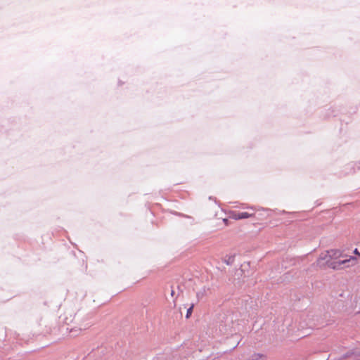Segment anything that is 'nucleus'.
Instances as JSON below:
<instances>
[{
	"mask_svg": "<svg viewBox=\"0 0 360 360\" xmlns=\"http://www.w3.org/2000/svg\"><path fill=\"white\" fill-rule=\"evenodd\" d=\"M229 218L234 220H240L243 219H248L255 216L254 213H249L248 212H237L231 211L229 213Z\"/></svg>",
	"mask_w": 360,
	"mask_h": 360,
	"instance_id": "nucleus-2",
	"label": "nucleus"
},
{
	"mask_svg": "<svg viewBox=\"0 0 360 360\" xmlns=\"http://www.w3.org/2000/svg\"><path fill=\"white\" fill-rule=\"evenodd\" d=\"M193 307H194V305L192 304L188 309H187V312H186V318H189L191 316V314L193 312Z\"/></svg>",
	"mask_w": 360,
	"mask_h": 360,
	"instance_id": "nucleus-3",
	"label": "nucleus"
},
{
	"mask_svg": "<svg viewBox=\"0 0 360 360\" xmlns=\"http://www.w3.org/2000/svg\"><path fill=\"white\" fill-rule=\"evenodd\" d=\"M344 258L342 252L337 249H331L322 252L317 258L314 264L319 268L328 266L334 270L342 269L344 267H350L357 264V259L354 257Z\"/></svg>",
	"mask_w": 360,
	"mask_h": 360,
	"instance_id": "nucleus-1",
	"label": "nucleus"
},
{
	"mask_svg": "<svg viewBox=\"0 0 360 360\" xmlns=\"http://www.w3.org/2000/svg\"><path fill=\"white\" fill-rule=\"evenodd\" d=\"M171 296H172V297H174V301H175V300H176V298H177V296H176V295H175V290H174V288H172V290H171Z\"/></svg>",
	"mask_w": 360,
	"mask_h": 360,
	"instance_id": "nucleus-4",
	"label": "nucleus"
},
{
	"mask_svg": "<svg viewBox=\"0 0 360 360\" xmlns=\"http://www.w3.org/2000/svg\"><path fill=\"white\" fill-rule=\"evenodd\" d=\"M354 253L355 255H357L359 257H360V252H359V250L356 248L354 250Z\"/></svg>",
	"mask_w": 360,
	"mask_h": 360,
	"instance_id": "nucleus-5",
	"label": "nucleus"
}]
</instances>
